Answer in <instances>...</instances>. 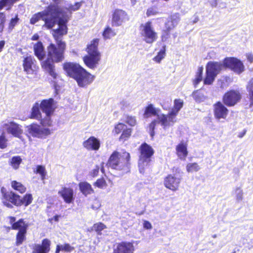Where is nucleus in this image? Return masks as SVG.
Here are the masks:
<instances>
[{
	"label": "nucleus",
	"instance_id": "obj_10",
	"mask_svg": "<svg viewBox=\"0 0 253 253\" xmlns=\"http://www.w3.org/2000/svg\"><path fill=\"white\" fill-rule=\"evenodd\" d=\"M22 65L24 71L28 75H36L39 70L37 61L31 55L24 57Z\"/></svg>",
	"mask_w": 253,
	"mask_h": 253
},
{
	"label": "nucleus",
	"instance_id": "obj_32",
	"mask_svg": "<svg viewBox=\"0 0 253 253\" xmlns=\"http://www.w3.org/2000/svg\"><path fill=\"white\" fill-rule=\"evenodd\" d=\"M116 35V33L115 30L111 28L109 25H107L105 27L102 33L103 38L105 40L110 39Z\"/></svg>",
	"mask_w": 253,
	"mask_h": 253
},
{
	"label": "nucleus",
	"instance_id": "obj_40",
	"mask_svg": "<svg viewBox=\"0 0 253 253\" xmlns=\"http://www.w3.org/2000/svg\"><path fill=\"white\" fill-rule=\"evenodd\" d=\"M200 169V166L196 163H189L186 166V169L188 172L198 171Z\"/></svg>",
	"mask_w": 253,
	"mask_h": 253
},
{
	"label": "nucleus",
	"instance_id": "obj_43",
	"mask_svg": "<svg viewBox=\"0 0 253 253\" xmlns=\"http://www.w3.org/2000/svg\"><path fill=\"white\" fill-rule=\"evenodd\" d=\"M19 21L18 15H16L14 18H11L8 25V28L9 30H12L14 27L17 24Z\"/></svg>",
	"mask_w": 253,
	"mask_h": 253
},
{
	"label": "nucleus",
	"instance_id": "obj_21",
	"mask_svg": "<svg viewBox=\"0 0 253 253\" xmlns=\"http://www.w3.org/2000/svg\"><path fill=\"white\" fill-rule=\"evenodd\" d=\"M58 194L62 197L67 204L72 203L74 201V191L71 188L66 187L62 188L61 190L59 191Z\"/></svg>",
	"mask_w": 253,
	"mask_h": 253
},
{
	"label": "nucleus",
	"instance_id": "obj_20",
	"mask_svg": "<svg viewBox=\"0 0 253 253\" xmlns=\"http://www.w3.org/2000/svg\"><path fill=\"white\" fill-rule=\"evenodd\" d=\"M83 146L88 150L97 151L100 148V142L94 136H91L84 142Z\"/></svg>",
	"mask_w": 253,
	"mask_h": 253
},
{
	"label": "nucleus",
	"instance_id": "obj_2",
	"mask_svg": "<svg viewBox=\"0 0 253 253\" xmlns=\"http://www.w3.org/2000/svg\"><path fill=\"white\" fill-rule=\"evenodd\" d=\"M223 66L239 75L245 70V66L240 59L233 57H226L222 63L215 61H209L207 63L206 77L205 79H215Z\"/></svg>",
	"mask_w": 253,
	"mask_h": 253
},
{
	"label": "nucleus",
	"instance_id": "obj_33",
	"mask_svg": "<svg viewBox=\"0 0 253 253\" xmlns=\"http://www.w3.org/2000/svg\"><path fill=\"white\" fill-rule=\"evenodd\" d=\"M74 250V247L71 246L69 244L66 243L63 245H57L56 246L55 253H59L60 251H64L67 253H71Z\"/></svg>",
	"mask_w": 253,
	"mask_h": 253
},
{
	"label": "nucleus",
	"instance_id": "obj_44",
	"mask_svg": "<svg viewBox=\"0 0 253 253\" xmlns=\"http://www.w3.org/2000/svg\"><path fill=\"white\" fill-rule=\"evenodd\" d=\"M105 228L106 226L104 224L99 222L94 224L91 230H94L96 232H97V234L98 235H101V231L103 230Z\"/></svg>",
	"mask_w": 253,
	"mask_h": 253
},
{
	"label": "nucleus",
	"instance_id": "obj_6",
	"mask_svg": "<svg viewBox=\"0 0 253 253\" xmlns=\"http://www.w3.org/2000/svg\"><path fill=\"white\" fill-rule=\"evenodd\" d=\"M183 105V101L180 99H175L174 106L168 114H158V121L164 129L172 126L176 122V116Z\"/></svg>",
	"mask_w": 253,
	"mask_h": 253
},
{
	"label": "nucleus",
	"instance_id": "obj_49",
	"mask_svg": "<svg viewBox=\"0 0 253 253\" xmlns=\"http://www.w3.org/2000/svg\"><path fill=\"white\" fill-rule=\"evenodd\" d=\"M82 5V2H76L74 4H71L69 6V10L70 11H76L79 10Z\"/></svg>",
	"mask_w": 253,
	"mask_h": 253
},
{
	"label": "nucleus",
	"instance_id": "obj_29",
	"mask_svg": "<svg viewBox=\"0 0 253 253\" xmlns=\"http://www.w3.org/2000/svg\"><path fill=\"white\" fill-rule=\"evenodd\" d=\"M176 153L178 157L182 160H184L187 155L186 146L183 143H180L177 145Z\"/></svg>",
	"mask_w": 253,
	"mask_h": 253
},
{
	"label": "nucleus",
	"instance_id": "obj_5",
	"mask_svg": "<svg viewBox=\"0 0 253 253\" xmlns=\"http://www.w3.org/2000/svg\"><path fill=\"white\" fill-rule=\"evenodd\" d=\"M63 69L68 77L74 79H91L94 78V76L77 63L65 62L63 64Z\"/></svg>",
	"mask_w": 253,
	"mask_h": 253
},
{
	"label": "nucleus",
	"instance_id": "obj_39",
	"mask_svg": "<svg viewBox=\"0 0 253 253\" xmlns=\"http://www.w3.org/2000/svg\"><path fill=\"white\" fill-rule=\"evenodd\" d=\"M51 115L45 114V117L40 120L41 121V124L43 126H52V121L50 118Z\"/></svg>",
	"mask_w": 253,
	"mask_h": 253
},
{
	"label": "nucleus",
	"instance_id": "obj_16",
	"mask_svg": "<svg viewBox=\"0 0 253 253\" xmlns=\"http://www.w3.org/2000/svg\"><path fill=\"white\" fill-rule=\"evenodd\" d=\"M182 176L179 174H169L167 176L164 181V185L172 191H176L181 182Z\"/></svg>",
	"mask_w": 253,
	"mask_h": 253
},
{
	"label": "nucleus",
	"instance_id": "obj_13",
	"mask_svg": "<svg viewBox=\"0 0 253 253\" xmlns=\"http://www.w3.org/2000/svg\"><path fill=\"white\" fill-rule=\"evenodd\" d=\"M28 225L26 224L23 219H20L14 223L12 227L13 230H19L16 235V245L19 246L22 244L23 242L25 240V235L27 232Z\"/></svg>",
	"mask_w": 253,
	"mask_h": 253
},
{
	"label": "nucleus",
	"instance_id": "obj_42",
	"mask_svg": "<svg viewBox=\"0 0 253 253\" xmlns=\"http://www.w3.org/2000/svg\"><path fill=\"white\" fill-rule=\"evenodd\" d=\"M36 172L41 175L42 180H43L45 178L46 172L44 166L41 165L37 166Z\"/></svg>",
	"mask_w": 253,
	"mask_h": 253
},
{
	"label": "nucleus",
	"instance_id": "obj_19",
	"mask_svg": "<svg viewBox=\"0 0 253 253\" xmlns=\"http://www.w3.org/2000/svg\"><path fill=\"white\" fill-rule=\"evenodd\" d=\"M134 247L132 243L123 242L119 244L114 253H133Z\"/></svg>",
	"mask_w": 253,
	"mask_h": 253
},
{
	"label": "nucleus",
	"instance_id": "obj_1",
	"mask_svg": "<svg viewBox=\"0 0 253 253\" xmlns=\"http://www.w3.org/2000/svg\"><path fill=\"white\" fill-rule=\"evenodd\" d=\"M51 43L47 47V58L41 63L42 69L47 72L53 79L57 77L55 72L54 63L63 61L64 52L66 48V42Z\"/></svg>",
	"mask_w": 253,
	"mask_h": 253
},
{
	"label": "nucleus",
	"instance_id": "obj_34",
	"mask_svg": "<svg viewBox=\"0 0 253 253\" xmlns=\"http://www.w3.org/2000/svg\"><path fill=\"white\" fill-rule=\"evenodd\" d=\"M250 100V108L253 110V80H250L247 86Z\"/></svg>",
	"mask_w": 253,
	"mask_h": 253
},
{
	"label": "nucleus",
	"instance_id": "obj_7",
	"mask_svg": "<svg viewBox=\"0 0 253 253\" xmlns=\"http://www.w3.org/2000/svg\"><path fill=\"white\" fill-rule=\"evenodd\" d=\"M139 151L140 155L138 161V166L140 172L143 173L144 172L145 168L150 163V158L154 154V152L153 148L146 143L141 145Z\"/></svg>",
	"mask_w": 253,
	"mask_h": 253
},
{
	"label": "nucleus",
	"instance_id": "obj_35",
	"mask_svg": "<svg viewBox=\"0 0 253 253\" xmlns=\"http://www.w3.org/2000/svg\"><path fill=\"white\" fill-rule=\"evenodd\" d=\"M166 46L164 45L161 50L158 52L156 56L153 58V60L157 63H160L161 60L166 56Z\"/></svg>",
	"mask_w": 253,
	"mask_h": 253
},
{
	"label": "nucleus",
	"instance_id": "obj_26",
	"mask_svg": "<svg viewBox=\"0 0 253 253\" xmlns=\"http://www.w3.org/2000/svg\"><path fill=\"white\" fill-rule=\"evenodd\" d=\"M68 32L67 27H58V28L53 30L52 36L56 43L65 42L62 41V36L66 35Z\"/></svg>",
	"mask_w": 253,
	"mask_h": 253
},
{
	"label": "nucleus",
	"instance_id": "obj_37",
	"mask_svg": "<svg viewBox=\"0 0 253 253\" xmlns=\"http://www.w3.org/2000/svg\"><path fill=\"white\" fill-rule=\"evenodd\" d=\"M21 162L22 159L20 156H14L11 159L10 164L14 169H17Z\"/></svg>",
	"mask_w": 253,
	"mask_h": 253
},
{
	"label": "nucleus",
	"instance_id": "obj_23",
	"mask_svg": "<svg viewBox=\"0 0 253 253\" xmlns=\"http://www.w3.org/2000/svg\"><path fill=\"white\" fill-rule=\"evenodd\" d=\"M53 102L52 98L42 100L40 105L42 111L46 115H51L54 111Z\"/></svg>",
	"mask_w": 253,
	"mask_h": 253
},
{
	"label": "nucleus",
	"instance_id": "obj_27",
	"mask_svg": "<svg viewBox=\"0 0 253 253\" xmlns=\"http://www.w3.org/2000/svg\"><path fill=\"white\" fill-rule=\"evenodd\" d=\"M169 22L168 21L165 23V28L162 31L161 39L163 42L167 41L170 38V32L174 27L172 21H170V25L169 24Z\"/></svg>",
	"mask_w": 253,
	"mask_h": 253
},
{
	"label": "nucleus",
	"instance_id": "obj_61",
	"mask_svg": "<svg viewBox=\"0 0 253 253\" xmlns=\"http://www.w3.org/2000/svg\"><path fill=\"white\" fill-rule=\"evenodd\" d=\"M227 80H219L218 84L221 85V88H224L227 85Z\"/></svg>",
	"mask_w": 253,
	"mask_h": 253
},
{
	"label": "nucleus",
	"instance_id": "obj_3",
	"mask_svg": "<svg viewBox=\"0 0 253 253\" xmlns=\"http://www.w3.org/2000/svg\"><path fill=\"white\" fill-rule=\"evenodd\" d=\"M130 155L126 152L114 151L110 156L107 165L112 169L121 171L124 174L129 171Z\"/></svg>",
	"mask_w": 253,
	"mask_h": 253
},
{
	"label": "nucleus",
	"instance_id": "obj_48",
	"mask_svg": "<svg viewBox=\"0 0 253 253\" xmlns=\"http://www.w3.org/2000/svg\"><path fill=\"white\" fill-rule=\"evenodd\" d=\"M126 128V126L122 123L118 124L115 127V133H120L122 130H124Z\"/></svg>",
	"mask_w": 253,
	"mask_h": 253
},
{
	"label": "nucleus",
	"instance_id": "obj_41",
	"mask_svg": "<svg viewBox=\"0 0 253 253\" xmlns=\"http://www.w3.org/2000/svg\"><path fill=\"white\" fill-rule=\"evenodd\" d=\"M6 21V14L4 12H0V33L4 30L5 24Z\"/></svg>",
	"mask_w": 253,
	"mask_h": 253
},
{
	"label": "nucleus",
	"instance_id": "obj_57",
	"mask_svg": "<svg viewBox=\"0 0 253 253\" xmlns=\"http://www.w3.org/2000/svg\"><path fill=\"white\" fill-rule=\"evenodd\" d=\"M158 13V12L153 7H150L147 10L146 15L149 17L151 15H156Z\"/></svg>",
	"mask_w": 253,
	"mask_h": 253
},
{
	"label": "nucleus",
	"instance_id": "obj_18",
	"mask_svg": "<svg viewBox=\"0 0 253 253\" xmlns=\"http://www.w3.org/2000/svg\"><path fill=\"white\" fill-rule=\"evenodd\" d=\"M228 113V109L220 102L214 105V115L216 119H225Z\"/></svg>",
	"mask_w": 253,
	"mask_h": 253
},
{
	"label": "nucleus",
	"instance_id": "obj_17",
	"mask_svg": "<svg viewBox=\"0 0 253 253\" xmlns=\"http://www.w3.org/2000/svg\"><path fill=\"white\" fill-rule=\"evenodd\" d=\"M241 98L239 91L231 90L225 93L223 96V102L227 106H232L235 105Z\"/></svg>",
	"mask_w": 253,
	"mask_h": 253
},
{
	"label": "nucleus",
	"instance_id": "obj_9",
	"mask_svg": "<svg viewBox=\"0 0 253 253\" xmlns=\"http://www.w3.org/2000/svg\"><path fill=\"white\" fill-rule=\"evenodd\" d=\"M141 35L143 41L147 43L152 44L158 39V34L153 28L151 21H147L140 26Z\"/></svg>",
	"mask_w": 253,
	"mask_h": 253
},
{
	"label": "nucleus",
	"instance_id": "obj_46",
	"mask_svg": "<svg viewBox=\"0 0 253 253\" xmlns=\"http://www.w3.org/2000/svg\"><path fill=\"white\" fill-rule=\"evenodd\" d=\"M131 133V130L130 128H126L123 131V133L122 134L120 139L126 140L130 135Z\"/></svg>",
	"mask_w": 253,
	"mask_h": 253
},
{
	"label": "nucleus",
	"instance_id": "obj_62",
	"mask_svg": "<svg viewBox=\"0 0 253 253\" xmlns=\"http://www.w3.org/2000/svg\"><path fill=\"white\" fill-rule=\"evenodd\" d=\"M246 56L248 61L251 63H252L253 62V55L251 53H248Z\"/></svg>",
	"mask_w": 253,
	"mask_h": 253
},
{
	"label": "nucleus",
	"instance_id": "obj_52",
	"mask_svg": "<svg viewBox=\"0 0 253 253\" xmlns=\"http://www.w3.org/2000/svg\"><path fill=\"white\" fill-rule=\"evenodd\" d=\"M126 122L131 126H134L136 124V120L132 116H127L126 119Z\"/></svg>",
	"mask_w": 253,
	"mask_h": 253
},
{
	"label": "nucleus",
	"instance_id": "obj_63",
	"mask_svg": "<svg viewBox=\"0 0 253 253\" xmlns=\"http://www.w3.org/2000/svg\"><path fill=\"white\" fill-rule=\"evenodd\" d=\"M3 204L6 206L7 207L9 208H12L13 207L12 204L10 202L7 201L6 200H4L3 201Z\"/></svg>",
	"mask_w": 253,
	"mask_h": 253
},
{
	"label": "nucleus",
	"instance_id": "obj_64",
	"mask_svg": "<svg viewBox=\"0 0 253 253\" xmlns=\"http://www.w3.org/2000/svg\"><path fill=\"white\" fill-rule=\"evenodd\" d=\"M54 86L55 88V92L56 94H58L60 90V86L56 84V83H54Z\"/></svg>",
	"mask_w": 253,
	"mask_h": 253
},
{
	"label": "nucleus",
	"instance_id": "obj_12",
	"mask_svg": "<svg viewBox=\"0 0 253 253\" xmlns=\"http://www.w3.org/2000/svg\"><path fill=\"white\" fill-rule=\"evenodd\" d=\"M29 134L38 138L44 139L51 134L49 128L41 127L37 124H32L27 127Z\"/></svg>",
	"mask_w": 253,
	"mask_h": 253
},
{
	"label": "nucleus",
	"instance_id": "obj_55",
	"mask_svg": "<svg viewBox=\"0 0 253 253\" xmlns=\"http://www.w3.org/2000/svg\"><path fill=\"white\" fill-rule=\"evenodd\" d=\"M213 80H194L193 84L195 87H197L198 84L201 82L203 81L204 84H211Z\"/></svg>",
	"mask_w": 253,
	"mask_h": 253
},
{
	"label": "nucleus",
	"instance_id": "obj_56",
	"mask_svg": "<svg viewBox=\"0 0 253 253\" xmlns=\"http://www.w3.org/2000/svg\"><path fill=\"white\" fill-rule=\"evenodd\" d=\"M99 169V166H96L95 168L90 171L89 175L92 177H96L98 174Z\"/></svg>",
	"mask_w": 253,
	"mask_h": 253
},
{
	"label": "nucleus",
	"instance_id": "obj_15",
	"mask_svg": "<svg viewBox=\"0 0 253 253\" xmlns=\"http://www.w3.org/2000/svg\"><path fill=\"white\" fill-rule=\"evenodd\" d=\"M158 114H162L160 113L159 111L154 107L152 104H149L145 109L144 114V118H147L151 116H156L157 118L155 119L149 125V130L150 135L153 136L154 134V130L157 124H160L161 123L158 121Z\"/></svg>",
	"mask_w": 253,
	"mask_h": 253
},
{
	"label": "nucleus",
	"instance_id": "obj_24",
	"mask_svg": "<svg viewBox=\"0 0 253 253\" xmlns=\"http://www.w3.org/2000/svg\"><path fill=\"white\" fill-rule=\"evenodd\" d=\"M50 242L47 239L42 241V244H36L33 248V253H47L50 250Z\"/></svg>",
	"mask_w": 253,
	"mask_h": 253
},
{
	"label": "nucleus",
	"instance_id": "obj_14",
	"mask_svg": "<svg viewBox=\"0 0 253 253\" xmlns=\"http://www.w3.org/2000/svg\"><path fill=\"white\" fill-rule=\"evenodd\" d=\"M129 19L128 16L125 10L117 8L112 12L111 24L113 27L122 25L123 22Z\"/></svg>",
	"mask_w": 253,
	"mask_h": 253
},
{
	"label": "nucleus",
	"instance_id": "obj_60",
	"mask_svg": "<svg viewBox=\"0 0 253 253\" xmlns=\"http://www.w3.org/2000/svg\"><path fill=\"white\" fill-rule=\"evenodd\" d=\"M143 227L146 229H151L152 228L151 223L148 221H144L143 223Z\"/></svg>",
	"mask_w": 253,
	"mask_h": 253
},
{
	"label": "nucleus",
	"instance_id": "obj_25",
	"mask_svg": "<svg viewBox=\"0 0 253 253\" xmlns=\"http://www.w3.org/2000/svg\"><path fill=\"white\" fill-rule=\"evenodd\" d=\"M33 50L35 55L40 61H43L45 57V51L44 46L42 42L39 41L36 42L33 46Z\"/></svg>",
	"mask_w": 253,
	"mask_h": 253
},
{
	"label": "nucleus",
	"instance_id": "obj_22",
	"mask_svg": "<svg viewBox=\"0 0 253 253\" xmlns=\"http://www.w3.org/2000/svg\"><path fill=\"white\" fill-rule=\"evenodd\" d=\"M3 188L1 189V192L3 194L4 200L10 202L12 204L17 206H21V201H20V196L16 194L15 193L11 191L3 193Z\"/></svg>",
	"mask_w": 253,
	"mask_h": 253
},
{
	"label": "nucleus",
	"instance_id": "obj_47",
	"mask_svg": "<svg viewBox=\"0 0 253 253\" xmlns=\"http://www.w3.org/2000/svg\"><path fill=\"white\" fill-rule=\"evenodd\" d=\"M92 80H76L78 85L82 87H85L91 83Z\"/></svg>",
	"mask_w": 253,
	"mask_h": 253
},
{
	"label": "nucleus",
	"instance_id": "obj_38",
	"mask_svg": "<svg viewBox=\"0 0 253 253\" xmlns=\"http://www.w3.org/2000/svg\"><path fill=\"white\" fill-rule=\"evenodd\" d=\"M21 205H23L25 207L29 205L33 201V197L31 194H26L22 199L20 198Z\"/></svg>",
	"mask_w": 253,
	"mask_h": 253
},
{
	"label": "nucleus",
	"instance_id": "obj_59",
	"mask_svg": "<svg viewBox=\"0 0 253 253\" xmlns=\"http://www.w3.org/2000/svg\"><path fill=\"white\" fill-rule=\"evenodd\" d=\"M58 24L59 27H67L66 26V21L64 20L63 19L60 18H59L58 21Z\"/></svg>",
	"mask_w": 253,
	"mask_h": 253
},
{
	"label": "nucleus",
	"instance_id": "obj_50",
	"mask_svg": "<svg viewBox=\"0 0 253 253\" xmlns=\"http://www.w3.org/2000/svg\"><path fill=\"white\" fill-rule=\"evenodd\" d=\"M120 105L121 108L124 110H128L131 108L129 102L126 100L122 101L120 103Z\"/></svg>",
	"mask_w": 253,
	"mask_h": 253
},
{
	"label": "nucleus",
	"instance_id": "obj_31",
	"mask_svg": "<svg viewBox=\"0 0 253 253\" xmlns=\"http://www.w3.org/2000/svg\"><path fill=\"white\" fill-rule=\"evenodd\" d=\"M48 16V12L43 11L39 12L34 14L30 19V22L31 24H35L38 22L41 19L42 20V18L44 16Z\"/></svg>",
	"mask_w": 253,
	"mask_h": 253
},
{
	"label": "nucleus",
	"instance_id": "obj_36",
	"mask_svg": "<svg viewBox=\"0 0 253 253\" xmlns=\"http://www.w3.org/2000/svg\"><path fill=\"white\" fill-rule=\"evenodd\" d=\"M12 187L15 190L19 192L20 193H23L26 191V187L21 183L16 181H13L11 182Z\"/></svg>",
	"mask_w": 253,
	"mask_h": 253
},
{
	"label": "nucleus",
	"instance_id": "obj_8",
	"mask_svg": "<svg viewBox=\"0 0 253 253\" xmlns=\"http://www.w3.org/2000/svg\"><path fill=\"white\" fill-rule=\"evenodd\" d=\"M1 135H4L6 132L15 137H19L23 132L22 126L12 121L2 122L0 124Z\"/></svg>",
	"mask_w": 253,
	"mask_h": 253
},
{
	"label": "nucleus",
	"instance_id": "obj_30",
	"mask_svg": "<svg viewBox=\"0 0 253 253\" xmlns=\"http://www.w3.org/2000/svg\"><path fill=\"white\" fill-rule=\"evenodd\" d=\"M40 104L36 102L32 108L30 118L40 120L42 118V114L40 110Z\"/></svg>",
	"mask_w": 253,
	"mask_h": 253
},
{
	"label": "nucleus",
	"instance_id": "obj_54",
	"mask_svg": "<svg viewBox=\"0 0 253 253\" xmlns=\"http://www.w3.org/2000/svg\"><path fill=\"white\" fill-rule=\"evenodd\" d=\"M7 140L4 135H0V148L1 149L5 148L6 147Z\"/></svg>",
	"mask_w": 253,
	"mask_h": 253
},
{
	"label": "nucleus",
	"instance_id": "obj_4",
	"mask_svg": "<svg viewBox=\"0 0 253 253\" xmlns=\"http://www.w3.org/2000/svg\"><path fill=\"white\" fill-rule=\"evenodd\" d=\"M99 39H93L85 48L87 54L83 57L84 64L90 69L95 68L101 59V54L98 50Z\"/></svg>",
	"mask_w": 253,
	"mask_h": 253
},
{
	"label": "nucleus",
	"instance_id": "obj_53",
	"mask_svg": "<svg viewBox=\"0 0 253 253\" xmlns=\"http://www.w3.org/2000/svg\"><path fill=\"white\" fill-rule=\"evenodd\" d=\"M236 200L240 201L243 199V191L240 188H237L235 191Z\"/></svg>",
	"mask_w": 253,
	"mask_h": 253
},
{
	"label": "nucleus",
	"instance_id": "obj_51",
	"mask_svg": "<svg viewBox=\"0 0 253 253\" xmlns=\"http://www.w3.org/2000/svg\"><path fill=\"white\" fill-rule=\"evenodd\" d=\"M203 70L204 68L203 66H200L198 67L196 74L195 79H205L206 78H203ZM205 77H206V76Z\"/></svg>",
	"mask_w": 253,
	"mask_h": 253
},
{
	"label": "nucleus",
	"instance_id": "obj_58",
	"mask_svg": "<svg viewBox=\"0 0 253 253\" xmlns=\"http://www.w3.org/2000/svg\"><path fill=\"white\" fill-rule=\"evenodd\" d=\"M101 207V203L98 200H95L92 205H91V208L94 210H98Z\"/></svg>",
	"mask_w": 253,
	"mask_h": 253
},
{
	"label": "nucleus",
	"instance_id": "obj_45",
	"mask_svg": "<svg viewBox=\"0 0 253 253\" xmlns=\"http://www.w3.org/2000/svg\"><path fill=\"white\" fill-rule=\"evenodd\" d=\"M94 185L99 188L103 189L106 186L107 184L104 178H100L97 180L94 183Z\"/></svg>",
	"mask_w": 253,
	"mask_h": 253
},
{
	"label": "nucleus",
	"instance_id": "obj_11",
	"mask_svg": "<svg viewBox=\"0 0 253 253\" xmlns=\"http://www.w3.org/2000/svg\"><path fill=\"white\" fill-rule=\"evenodd\" d=\"M46 11L48 12V15L50 14L51 16L49 18L44 16L42 18V20L44 21V26L50 29L56 24L57 17L61 13V11L58 7L53 5L48 7Z\"/></svg>",
	"mask_w": 253,
	"mask_h": 253
},
{
	"label": "nucleus",
	"instance_id": "obj_28",
	"mask_svg": "<svg viewBox=\"0 0 253 253\" xmlns=\"http://www.w3.org/2000/svg\"><path fill=\"white\" fill-rule=\"evenodd\" d=\"M79 189L81 192L85 196H87L94 193L91 185L87 182H81L79 184Z\"/></svg>",
	"mask_w": 253,
	"mask_h": 253
}]
</instances>
